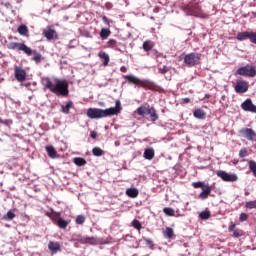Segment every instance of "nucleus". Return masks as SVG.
<instances>
[{"label": "nucleus", "mask_w": 256, "mask_h": 256, "mask_svg": "<svg viewBox=\"0 0 256 256\" xmlns=\"http://www.w3.org/2000/svg\"><path fill=\"white\" fill-rule=\"evenodd\" d=\"M193 116L196 119H205L207 117V113H205L201 108H198L193 112Z\"/></svg>", "instance_id": "21"}, {"label": "nucleus", "mask_w": 256, "mask_h": 256, "mask_svg": "<svg viewBox=\"0 0 256 256\" xmlns=\"http://www.w3.org/2000/svg\"><path fill=\"white\" fill-rule=\"evenodd\" d=\"M15 79L19 81V83H23L27 79V72L21 67H15L14 69Z\"/></svg>", "instance_id": "12"}, {"label": "nucleus", "mask_w": 256, "mask_h": 256, "mask_svg": "<svg viewBox=\"0 0 256 256\" xmlns=\"http://www.w3.org/2000/svg\"><path fill=\"white\" fill-rule=\"evenodd\" d=\"M191 100L189 98H182L181 99V103L182 105H187V103H189Z\"/></svg>", "instance_id": "50"}, {"label": "nucleus", "mask_w": 256, "mask_h": 256, "mask_svg": "<svg viewBox=\"0 0 256 256\" xmlns=\"http://www.w3.org/2000/svg\"><path fill=\"white\" fill-rule=\"evenodd\" d=\"M102 21H103V23H105V25H107L108 27H110L109 18H107V16H103V17H102Z\"/></svg>", "instance_id": "49"}, {"label": "nucleus", "mask_w": 256, "mask_h": 256, "mask_svg": "<svg viewBox=\"0 0 256 256\" xmlns=\"http://www.w3.org/2000/svg\"><path fill=\"white\" fill-rule=\"evenodd\" d=\"M145 241H146V245L153 247V241L151 239H146Z\"/></svg>", "instance_id": "54"}, {"label": "nucleus", "mask_w": 256, "mask_h": 256, "mask_svg": "<svg viewBox=\"0 0 256 256\" xmlns=\"http://www.w3.org/2000/svg\"><path fill=\"white\" fill-rule=\"evenodd\" d=\"M245 207L246 209H256V200L246 202Z\"/></svg>", "instance_id": "40"}, {"label": "nucleus", "mask_w": 256, "mask_h": 256, "mask_svg": "<svg viewBox=\"0 0 256 256\" xmlns=\"http://www.w3.org/2000/svg\"><path fill=\"white\" fill-rule=\"evenodd\" d=\"M159 73H161L162 75H165V73H167L169 71V68L167 66L164 67H159L158 68Z\"/></svg>", "instance_id": "46"}, {"label": "nucleus", "mask_w": 256, "mask_h": 256, "mask_svg": "<svg viewBox=\"0 0 256 256\" xmlns=\"http://www.w3.org/2000/svg\"><path fill=\"white\" fill-rule=\"evenodd\" d=\"M85 223V216L84 215H78L76 217V224L77 225H83Z\"/></svg>", "instance_id": "44"}, {"label": "nucleus", "mask_w": 256, "mask_h": 256, "mask_svg": "<svg viewBox=\"0 0 256 256\" xmlns=\"http://www.w3.org/2000/svg\"><path fill=\"white\" fill-rule=\"evenodd\" d=\"M90 137H91L92 139H97V132L92 131V132L90 133Z\"/></svg>", "instance_id": "53"}, {"label": "nucleus", "mask_w": 256, "mask_h": 256, "mask_svg": "<svg viewBox=\"0 0 256 256\" xmlns=\"http://www.w3.org/2000/svg\"><path fill=\"white\" fill-rule=\"evenodd\" d=\"M235 227H236L235 224H231V225L228 227V231H229L230 233H233V232L235 231Z\"/></svg>", "instance_id": "51"}, {"label": "nucleus", "mask_w": 256, "mask_h": 256, "mask_svg": "<svg viewBox=\"0 0 256 256\" xmlns=\"http://www.w3.org/2000/svg\"><path fill=\"white\" fill-rule=\"evenodd\" d=\"M217 177H220L222 181H225L226 183H235L239 178L236 176V174H229L226 171L220 170L216 173Z\"/></svg>", "instance_id": "9"}, {"label": "nucleus", "mask_w": 256, "mask_h": 256, "mask_svg": "<svg viewBox=\"0 0 256 256\" xmlns=\"http://www.w3.org/2000/svg\"><path fill=\"white\" fill-rule=\"evenodd\" d=\"M233 235L235 237H243V232H241V230H239V229H236L233 231Z\"/></svg>", "instance_id": "48"}, {"label": "nucleus", "mask_w": 256, "mask_h": 256, "mask_svg": "<svg viewBox=\"0 0 256 256\" xmlns=\"http://www.w3.org/2000/svg\"><path fill=\"white\" fill-rule=\"evenodd\" d=\"M211 191H213V187L206 184L204 189H202V192L199 194V198L203 200L208 199L209 195H211Z\"/></svg>", "instance_id": "15"}, {"label": "nucleus", "mask_w": 256, "mask_h": 256, "mask_svg": "<svg viewBox=\"0 0 256 256\" xmlns=\"http://www.w3.org/2000/svg\"><path fill=\"white\" fill-rule=\"evenodd\" d=\"M132 227H134V229H137V231H141V222H139V220L134 219L132 221Z\"/></svg>", "instance_id": "41"}, {"label": "nucleus", "mask_w": 256, "mask_h": 256, "mask_svg": "<svg viewBox=\"0 0 256 256\" xmlns=\"http://www.w3.org/2000/svg\"><path fill=\"white\" fill-rule=\"evenodd\" d=\"M163 213L168 217H175V210L173 208L165 207L163 208Z\"/></svg>", "instance_id": "36"}, {"label": "nucleus", "mask_w": 256, "mask_h": 256, "mask_svg": "<svg viewBox=\"0 0 256 256\" xmlns=\"http://www.w3.org/2000/svg\"><path fill=\"white\" fill-rule=\"evenodd\" d=\"M201 63V53H189L184 56L186 67H197Z\"/></svg>", "instance_id": "6"}, {"label": "nucleus", "mask_w": 256, "mask_h": 256, "mask_svg": "<svg viewBox=\"0 0 256 256\" xmlns=\"http://www.w3.org/2000/svg\"><path fill=\"white\" fill-rule=\"evenodd\" d=\"M247 155H249V152L247 151V148H242L239 151V157L240 159H243L244 157H247Z\"/></svg>", "instance_id": "43"}, {"label": "nucleus", "mask_w": 256, "mask_h": 256, "mask_svg": "<svg viewBox=\"0 0 256 256\" xmlns=\"http://www.w3.org/2000/svg\"><path fill=\"white\" fill-rule=\"evenodd\" d=\"M123 79H126L129 85H135V87H142L143 89H149L150 91H159V86L154 82L147 79H140L133 74L124 75Z\"/></svg>", "instance_id": "4"}, {"label": "nucleus", "mask_w": 256, "mask_h": 256, "mask_svg": "<svg viewBox=\"0 0 256 256\" xmlns=\"http://www.w3.org/2000/svg\"><path fill=\"white\" fill-rule=\"evenodd\" d=\"M98 57L100 58V59H103V65H104V67H107V65H109V61H110V59H109V54H106L105 52H103V51H101V52H99L98 53Z\"/></svg>", "instance_id": "24"}, {"label": "nucleus", "mask_w": 256, "mask_h": 256, "mask_svg": "<svg viewBox=\"0 0 256 256\" xmlns=\"http://www.w3.org/2000/svg\"><path fill=\"white\" fill-rule=\"evenodd\" d=\"M2 125H6V127H9V125H11V120H2Z\"/></svg>", "instance_id": "52"}, {"label": "nucleus", "mask_w": 256, "mask_h": 256, "mask_svg": "<svg viewBox=\"0 0 256 256\" xmlns=\"http://www.w3.org/2000/svg\"><path fill=\"white\" fill-rule=\"evenodd\" d=\"M99 105H100V107H103V102H100Z\"/></svg>", "instance_id": "56"}, {"label": "nucleus", "mask_w": 256, "mask_h": 256, "mask_svg": "<svg viewBox=\"0 0 256 256\" xmlns=\"http://www.w3.org/2000/svg\"><path fill=\"white\" fill-rule=\"evenodd\" d=\"M45 150L50 159H55V157H57V150H55L53 146H46Z\"/></svg>", "instance_id": "22"}, {"label": "nucleus", "mask_w": 256, "mask_h": 256, "mask_svg": "<svg viewBox=\"0 0 256 256\" xmlns=\"http://www.w3.org/2000/svg\"><path fill=\"white\" fill-rule=\"evenodd\" d=\"M240 135L242 137H245L248 141H255L256 139V133L251 128H242L239 130Z\"/></svg>", "instance_id": "10"}, {"label": "nucleus", "mask_w": 256, "mask_h": 256, "mask_svg": "<svg viewBox=\"0 0 256 256\" xmlns=\"http://www.w3.org/2000/svg\"><path fill=\"white\" fill-rule=\"evenodd\" d=\"M85 245H99V240L95 237L86 236Z\"/></svg>", "instance_id": "29"}, {"label": "nucleus", "mask_w": 256, "mask_h": 256, "mask_svg": "<svg viewBox=\"0 0 256 256\" xmlns=\"http://www.w3.org/2000/svg\"><path fill=\"white\" fill-rule=\"evenodd\" d=\"M48 249L52 255H55L61 251V243L55 242V241H50L48 243Z\"/></svg>", "instance_id": "13"}, {"label": "nucleus", "mask_w": 256, "mask_h": 256, "mask_svg": "<svg viewBox=\"0 0 256 256\" xmlns=\"http://www.w3.org/2000/svg\"><path fill=\"white\" fill-rule=\"evenodd\" d=\"M120 71H121V73H127V67L122 66V67L120 68Z\"/></svg>", "instance_id": "55"}, {"label": "nucleus", "mask_w": 256, "mask_h": 256, "mask_svg": "<svg viewBox=\"0 0 256 256\" xmlns=\"http://www.w3.org/2000/svg\"><path fill=\"white\" fill-rule=\"evenodd\" d=\"M153 47H155V42L152 40H146L142 44V49L146 51V53H149V51H153Z\"/></svg>", "instance_id": "16"}, {"label": "nucleus", "mask_w": 256, "mask_h": 256, "mask_svg": "<svg viewBox=\"0 0 256 256\" xmlns=\"http://www.w3.org/2000/svg\"><path fill=\"white\" fill-rule=\"evenodd\" d=\"M234 91L238 94L247 93L249 91V83L241 78L236 80Z\"/></svg>", "instance_id": "8"}, {"label": "nucleus", "mask_w": 256, "mask_h": 256, "mask_svg": "<svg viewBox=\"0 0 256 256\" xmlns=\"http://www.w3.org/2000/svg\"><path fill=\"white\" fill-rule=\"evenodd\" d=\"M49 218L51 219V221H53V223L57 224L59 222V219H61V213L52 211L50 212Z\"/></svg>", "instance_id": "25"}, {"label": "nucleus", "mask_w": 256, "mask_h": 256, "mask_svg": "<svg viewBox=\"0 0 256 256\" xmlns=\"http://www.w3.org/2000/svg\"><path fill=\"white\" fill-rule=\"evenodd\" d=\"M46 215H47V217H49L51 215V213L48 212V213H46Z\"/></svg>", "instance_id": "58"}, {"label": "nucleus", "mask_w": 256, "mask_h": 256, "mask_svg": "<svg viewBox=\"0 0 256 256\" xmlns=\"http://www.w3.org/2000/svg\"><path fill=\"white\" fill-rule=\"evenodd\" d=\"M17 31L19 33V35H22V36H27L28 33H29V28H27V26L25 24H22L20 25L18 28H17Z\"/></svg>", "instance_id": "27"}, {"label": "nucleus", "mask_w": 256, "mask_h": 256, "mask_svg": "<svg viewBox=\"0 0 256 256\" xmlns=\"http://www.w3.org/2000/svg\"><path fill=\"white\" fill-rule=\"evenodd\" d=\"M199 217H200V219L207 220V219H209V217H211V212H209V210L202 211L199 214Z\"/></svg>", "instance_id": "39"}, {"label": "nucleus", "mask_w": 256, "mask_h": 256, "mask_svg": "<svg viewBox=\"0 0 256 256\" xmlns=\"http://www.w3.org/2000/svg\"><path fill=\"white\" fill-rule=\"evenodd\" d=\"M92 154L94 155V157H102V155H105V152L99 147H94L92 149Z\"/></svg>", "instance_id": "32"}, {"label": "nucleus", "mask_w": 256, "mask_h": 256, "mask_svg": "<svg viewBox=\"0 0 256 256\" xmlns=\"http://www.w3.org/2000/svg\"><path fill=\"white\" fill-rule=\"evenodd\" d=\"M144 159L151 161L155 157V150L153 148H147L144 150Z\"/></svg>", "instance_id": "17"}, {"label": "nucleus", "mask_w": 256, "mask_h": 256, "mask_svg": "<svg viewBox=\"0 0 256 256\" xmlns=\"http://www.w3.org/2000/svg\"><path fill=\"white\" fill-rule=\"evenodd\" d=\"M249 219V214L247 213H241L239 217V221H247Z\"/></svg>", "instance_id": "47"}, {"label": "nucleus", "mask_w": 256, "mask_h": 256, "mask_svg": "<svg viewBox=\"0 0 256 256\" xmlns=\"http://www.w3.org/2000/svg\"><path fill=\"white\" fill-rule=\"evenodd\" d=\"M44 89H48L51 93H54L57 97H69V83L65 80L55 79L54 82L49 78L42 80Z\"/></svg>", "instance_id": "1"}, {"label": "nucleus", "mask_w": 256, "mask_h": 256, "mask_svg": "<svg viewBox=\"0 0 256 256\" xmlns=\"http://www.w3.org/2000/svg\"><path fill=\"white\" fill-rule=\"evenodd\" d=\"M107 45H108V47H109L110 49H115V48H117V40H115V39H110V40L108 41Z\"/></svg>", "instance_id": "42"}, {"label": "nucleus", "mask_w": 256, "mask_h": 256, "mask_svg": "<svg viewBox=\"0 0 256 256\" xmlns=\"http://www.w3.org/2000/svg\"><path fill=\"white\" fill-rule=\"evenodd\" d=\"M249 35H250L249 31L239 32L236 36V39H237V41H245V40L249 39Z\"/></svg>", "instance_id": "28"}, {"label": "nucleus", "mask_w": 256, "mask_h": 256, "mask_svg": "<svg viewBox=\"0 0 256 256\" xmlns=\"http://www.w3.org/2000/svg\"><path fill=\"white\" fill-rule=\"evenodd\" d=\"M249 40L251 43H254V45H256V32H250Z\"/></svg>", "instance_id": "45"}, {"label": "nucleus", "mask_w": 256, "mask_h": 256, "mask_svg": "<svg viewBox=\"0 0 256 256\" xmlns=\"http://www.w3.org/2000/svg\"><path fill=\"white\" fill-rule=\"evenodd\" d=\"M69 223H71V220H64L63 218H60L58 220V222L56 223V225L60 228V229H67V226L69 225Z\"/></svg>", "instance_id": "26"}, {"label": "nucleus", "mask_w": 256, "mask_h": 256, "mask_svg": "<svg viewBox=\"0 0 256 256\" xmlns=\"http://www.w3.org/2000/svg\"><path fill=\"white\" fill-rule=\"evenodd\" d=\"M173 235H174L173 228L166 227V229L164 231V237L166 239H173Z\"/></svg>", "instance_id": "33"}, {"label": "nucleus", "mask_w": 256, "mask_h": 256, "mask_svg": "<svg viewBox=\"0 0 256 256\" xmlns=\"http://www.w3.org/2000/svg\"><path fill=\"white\" fill-rule=\"evenodd\" d=\"M235 75H240L241 77H255L256 69L251 65L242 66L236 70Z\"/></svg>", "instance_id": "7"}, {"label": "nucleus", "mask_w": 256, "mask_h": 256, "mask_svg": "<svg viewBox=\"0 0 256 256\" xmlns=\"http://www.w3.org/2000/svg\"><path fill=\"white\" fill-rule=\"evenodd\" d=\"M73 107H74L73 101H68L66 103V105L61 106V111H62V113H65L66 115H68L69 111H71V109H73Z\"/></svg>", "instance_id": "23"}, {"label": "nucleus", "mask_w": 256, "mask_h": 256, "mask_svg": "<svg viewBox=\"0 0 256 256\" xmlns=\"http://www.w3.org/2000/svg\"><path fill=\"white\" fill-rule=\"evenodd\" d=\"M183 11L186 14L192 15L193 17H201L203 15V11L201 10V6L197 3H188L183 6Z\"/></svg>", "instance_id": "5"}, {"label": "nucleus", "mask_w": 256, "mask_h": 256, "mask_svg": "<svg viewBox=\"0 0 256 256\" xmlns=\"http://www.w3.org/2000/svg\"><path fill=\"white\" fill-rule=\"evenodd\" d=\"M15 217V213L12 211H8L4 216L3 219L4 221H13V218Z\"/></svg>", "instance_id": "38"}, {"label": "nucleus", "mask_w": 256, "mask_h": 256, "mask_svg": "<svg viewBox=\"0 0 256 256\" xmlns=\"http://www.w3.org/2000/svg\"><path fill=\"white\" fill-rule=\"evenodd\" d=\"M85 239H86V236H83L81 234H73L71 241L80 243L81 245H85Z\"/></svg>", "instance_id": "20"}, {"label": "nucleus", "mask_w": 256, "mask_h": 256, "mask_svg": "<svg viewBox=\"0 0 256 256\" xmlns=\"http://www.w3.org/2000/svg\"><path fill=\"white\" fill-rule=\"evenodd\" d=\"M2 123H3V119L0 118V125H2Z\"/></svg>", "instance_id": "57"}, {"label": "nucleus", "mask_w": 256, "mask_h": 256, "mask_svg": "<svg viewBox=\"0 0 256 256\" xmlns=\"http://www.w3.org/2000/svg\"><path fill=\"white\" fill-rule=\"evenodd\" d=\"M43 35L48 41H53V39H57V32L51 28H47L46 30H44Z\"/></svg>", "instance_id": "14"}, {"label": "nucleus", "mask_w": 256, "mask_h": 256, "mask_svg": "<svg viewBox=\"0 0 256 256\" xmlns=\"http://www.w3.org/2000/svg\"><path fill=\"white\" fill-rule=\"evenodd\" d=\"M126 195L131 199H136V197H139V190L137 188H128L126 190Z\"/></svg>", "instance_id": "19"}, {"label": "nucleus", "mask_w": 256, "mask_h": 256, "mask_svg": "<svg viewBox=\"0 0 256 256\" xmlns=\"http://www.w3.org/2000/svg\"><path fill=\"white\" fill-rule=\"evenodd\" d=\"M192 187H194V189H205L207 185L205 184V182L199 181V182H193Z\"/></svg>", "instance_id": "37"}, {"label": "nucleus", "mask_w": 256, "mask_h": 256, "mask_svg": "<svg viewBox=\"0 0 256 256\" xmlns=\"http://www.w3.org/2000/svg\"><path fill=\"white\" fill-rule=\"evenodd\" d=\"M241 109H243V111H247L249 113H256V105L253 104V100H251L250 98L246 99L241 104Z\"/></svg>", "instance_id": "11"}, {"label": "nucleus", "mask_w": 256, "mask_h": 256, "mask_svg": "<svg viewBox=\"0 0 256 256\" xmlns=\"http://www.w3.org/2000/svg\"><path fill=\"white\" fill-rule=\"evenodd\" d=\"M111 35V30L109 28H102L100 31V37L101 39H108Z\"/></svg>", "instance_id": "30"}, {"label": "nucleus", "mask_w": 256, "mask_h": 256, "mask_svg": "<svg viewBox=\"0 0 256 256\" xmlns=\"http://www.w3.org/2000/svg\"><path fill=\"white\" fill-rule=\"evenodd\" d=\"M136 113L140 115V117H145V115H149L151 113V108L140 106L137 108Z\"/></svg>", "instance_id": "18"}, {"label": "nucleus", "mask_w": 256, "mask_h": 256, "mask_svg": "<svg viewBox=\"0 0 256 256\" xmlns=\"http://www.w3.org/2000/svg\"><path fill=\"white\" fill-rule=\"evenodd\" d=\"M150 119L151 121L155 122L159 120V115H157V111L155 110V108H150Z\"/></svg>", "instance_id": "34"}, {"label": "nucleus", "mask_w": 256, "mask_h": 256, "mask_svg": "<svg viewBox=\"0 0 256 256\" xmlns=\"http://www.w3.org/2000/svg\"><path fill=\"white\" fill-rule=\"evenodd\" d=\"M248 167H249L251 173H253V176L256 178V162H255V160H250L248 162Z\"/></svg>", "instance_id": "35"}, {"label": "nucleus", "mask_w": 256, "mask_h": 256, "mask_svg": "<svg viewBox=\"0 0 256 256\" xmlns=\"http://www.w3.org/2000/svg\"><path fill=\"white\" fill-rule=\"evenodd\" d=\"M121 109V101L117 100L115 107H110L104 110L101 108H89L86 115L89 119H103L105 117L119 115V113H121Z\"/></svg>", "instance_id": "2"}, {"label": "nucleus", "mask_w": 256, "mask_h": 256, "mask_svg": "<svg viewBox=\"0 0 256 256\" xmlns=\"http://www.w3.org/2000/svg\"><path fill=\"white\" fill-rule=\"evenodd\" d=\"M7 49H10L11 51H23L28 57L34 55L32 57V61H35V63H41V61H43V56L41 55V53L37 52V50L31 49L25 43L10 42L7 45Z\"/></svg>", "instance_id": "3"}, {"label": "nucleus", "mask_w": 256, "mask_h": 256, "mask_svg": "<svg viewBox=\"0 0 256 256\" xmlns=\"http://www.w3.org/2000/svg\"><path fill=\"white\" fill-rule=\"evenodd\" d=\"M74 163L78 167H84V165H87V160H85V158L76 157L74 158Z\"/></svg>", "instance_id": "31"}]
</instances>
